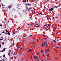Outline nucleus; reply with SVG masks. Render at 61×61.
<instances>
[{"instance_id":"1","label":"nucleus","mask_w":61,"mask_h":61,"mask_svg":"<svg viewBox=\"0 0 61 61\" xmlns=\"http://www.w3.org/2000/svg\"><path fill=\"white\" fill-rule=\"evenodd\" d=\"M54 9V8H51V9H49V11L50 12L51 11H53V10Z\"/></svg>"},{"instance_id":"2","label":"nucleus","mask_w":61,"mask_h":61,"mask_svg":"<svg viewBox=\"0 0 61 61\" xmlns=\"http://www.w3.org/2000/svg\"><path fill=\"white\" fill-rule=\"evenodd\" d=\"M34 57L35 59H37V57H36V56H34Z\"/></svg>"},{"instance_id":"3","label":"nucleus","mask_w":61,"mask_h":61,"mask_svg":"<svg viewBox=\"0 0 61 61\" xmlns=\"http://www.w3.org/2000/svg\"><path fill=\"white\" fill-rule=\"evenodd\" d=\"M31 9H32V8H28V11H29V10H31Z\"/></svg>"},{"instance_id":"4","label":"nucleus","mask_w":61,"mask_h":61,"mask_svg":"<svg viewBox=\"0 0 61 61\" xmlns=\"http://www.w3.org/2000/svg\"><path fill=\"white\" fill-rule=\"evenodd\" d=\"M26 5H29H29H31V4H29V3H28V4H26Z\"/></svg>"},{"instance_id":"5","label":"nucleus","mask_w":61,"mask_h":61,"mask_svg":"<svg viewBox=\"0 0 61 61\" xmlns=\"http://www.w3.org/2000/svg\"><path fill=\"white\" fill-rule=\"evenodd\" d=\"M35 25H40V24H39V23H36Z\"/></svg>"},{"instance_id":"6","label":"nucleus","mask_w":61,"mask_h":61,"mask_svg":"<svg viewBox=\"0 0 61 61\" xmlns=\"http://www.w3.org/2000/svg\"><path fill=\"white\" fill-rule=\"evenodd\" d=\"M22 1L23 2H26V0H23Z\"/></svg>"},{"instance_id":"7","label":"nucleus","mask_w":61,"mask_h":61,"mask_svg":"<svg viewBox=\"0 0 61 61\" xmlns=\"http://www.w3.org/2000/svg\"><path fill=\"white\" fill-rule=\"evenodd\" d=\"M32 51V49H29L28 50V51Z\"/></svg>"},{"instance_id":"8","label":"nucleus","mask_w":61,"mask_h":61,"mask_svg":"<svg viewBox=\"0 0 61 61\" xmlns=\"http://www.w3.org/2000/svg\"><path fill=\"white\" fill-rule=\"evenodd\" d=\"M7 34L9 35H10V32H8Z\"/></svg>"},{"instance_id":"9","label":"nucleus","mask_w":61,"mask_h":61,"mask_svg":"<svg viewBox=\"0 0 61 61\" xmlns=\"http://www.w3.org/2000/svg\"><path fill=\"white\" fill-rule=\"evenodd\" d=\"M55 51L56 52V53H57V50H56V49H55Z\"/></svg>"},{"instance_id":"10","label":"nucleus","mask_w":61,"mask_h":61,"mask_svg":"<svg viewBox=\"0 0 61 61\" xmlns=\"http://www.w3.org/2000/svg\"><path fill=\"white\" fill-rule=\"evenodd\" d=\"M41 53H43V50H41Z\"/></svg>"},{"instance_id":"11","label":"nucleus","mask_w":61,"mask_h":61,"mask_svg":"<svg viewBox=\"0 0 61 61\" xmlns=\"http://www.w3.org/2000/svg\"><path fill=\"white\" fill-rule=\"evenodd\" d=\"M43 56L44 57H45V54L44 53L43 54Z\"/></svg>"},{"instance_id":"12","label":"nucleus","mask_w":61,"mask_h":61,"mask_svg":"<svg viewBox=\"0 0 61 61\" xmlns=\"http://www.w3.org/2000/svg\"><path fill=\"white\" fill-rule=\"evenodd\" d=\"M9 8V9H10V8H11V6H8Z\"/></svg>"},{"instance_id":"13","label":"nucleus","mask_w":61,"mask_h":61,"mask_svg":"<svg viewBox=\"0 0 61 61\" xmlns=\"http://www.w3.org/2000/svg\"><path fill=\"white\" fill-rule=\"evenodd\" d=\"M8 55H9V56H10V52L8 54Z\"/></svg>"},{"instance_id":"14","label":"nucleus","mask_w":61,"mask_h":61,"mask_svg":"<svg viewBox=\"0 0 61 61\" xmlns=\"http://www.w3.org/2000/svg\"><path fill=\"white\" fill-rule=\"evenodd\" d=\"M2 45H4V44H5V43H4V42H2Z\"/></svg>"},{"instance_id":"15","label":"nucleus","mask_w":61,"mask_h":61,"mask_svg":"<svg viewBox=\"0 0 61 61\" xmlns=\"http://www.w3.org/2000/svg\"><path fill=\"white\" fill-rule=\"evenodd\" d=\"M47 25H48V26H50V25L49 24H47Z\"/></svg>"},{"instance_id":"16","label":"nucleus","mask_w":61,"mask_h":61,"mask_svg":"<svg viewBox=\"0 0 61 61\" xmlns=\"http://www.w3.org/2000/svg\"><path fill=\"white\" fill-rule=\"evenodd\" d=\"M57 7H58V6H55V8H57Z\"/></svg>"},{"instance_id":"17","label":"nucleus","mask_w":61,"mask_h":61,"mask_svg":"<svg viewBox=\"0 0 61 61\" xmlns=\"http://www.w3.org/2000/svg\"><path fill=\"white\" fill-rule=\"evenodd\" d=\"M38 15H42V14L41 13H38Z\"/></svg>"},{"instance_id":"18","label":"nucleus","mask_w":61,"mask_h":61,"mask_svg":"<svg viewBox=\"0 0 61 61\" xmlns=\"http://www.w3.org/2000/svg\"><path fill=\"white\" fill-rule=\"evenodd\" d=\"M5 48H4L3 49V51H5Z\"/></svg>"},{"instance_id":"19","label":"nucleus","mask_w":61,"mask_h":61,"mask_svg":"<svg viewBox=\"0 0 61 61\" xmlns=\"http://www.w3.org/2000/svg\"><path fill=\"white\" fill-rule=\"evenodd\" d=\"M21 47V46H19L18 47V48H20V47Z\"/></svg>"},{"instance_id":"20","label":"nucleus","mask_w":61,"mask_h":61,"mask_svg":"<svg viewBox=\"0 0 61 61\" xmlns=\"http://www.w3.org/2000/svg\"><path fill=\"white\" fill-rule=\"evenodd\" d=\"M47 50L48 51V52H50V51H49V49H47Z\"/></svg>"},{"instance_id":"21","label":"nucleus","mask_w":61,"mask_h":61,"mask_svg":"<svg viewBox=\"0 0 61 61\" xmlns=\"http://www.w3.org/2000/svg\"><path fill=\"white\" fill-rule=\"evenodd\" d=\"M45 29L46 30V31H47V30H48V29L46 28Z\"/></svg>"},{"instance_id":"22","label":"nucleus","mask_w":61,"mask_h":61,"mask_svg":"<svg viewBox=\"0 0 61 61\" xmlns=\"http://www.w3.org/2000/svg\"><path fill=\"white\" fill-rule=\"evenodd\" d=\"M53 41V42H56V41L55 40Z\"/></svg>"},{"instance_id":"23","label":"nucleus","mask_w":61,"mask_h":61,"mask_svg":"<svg viewBox=\"0 0 61 61\" xmlns=\"http://www.w3.org/2000/svg\"><path fill=\"white\" fill-rule=\"evenodd\" d=\"M6 32H8V30H6Z\"/></svg>"},{"instance_id":"24","label":"nucleus","mask_w":61,"mask_h":61,"mask_svg":"<svg viewBox=\"0 0 61 61\" xmlns=\"http://www.w3.org/2000/svg\"><path fill=\"white\" fill-rule=\"evenodd\" d=\"M13 57H10V59H13Z\"/></svg>"},{"instance_id":"25","label":"nucleus","mask_w":61,"mask_h":61,"mask_svg":"<svg viewBox=\"0 0 61 61\" xmlns=\"http://www.w3.org/2000/svg\"><path fill=\"white\" fill-rule=\"evenodd\" d=\"M37 59L38 60H40V59H39V58H38Z\"/></svg>"},{"instance_id":"26","label":"nucleus","mask_w":61,"mask_h":61,"mask_svg":"<svg viewBox=\"0 0 61 61\" xmlns=\"http://www.w3.org/2000/svg\"><path fill=\"white\" fill-rule=\"evenodd\" d=\"M5 55H4L3 56V57H5Z\"/></svg>"},{"instance_id":"27","label":"nucleus","mask_w":61,"mask_h":61,"mask_svg":"<svg viewBox=\"0 0 61 61\" xmlns=\"http://www.w3.org/2000/svg\"><path fill=\"white\" fill-rule=\"evenodd\" d=\"M12 46H15V44L13 43L12 44Z\"/></svg>"},{"instance_id":"28","label":"nucleus","mask_w":61,"mask_h":61,"mask_svg":"<svg viewBox=\"0 0 61 61\" xmlns=\"http://www.w3.org/2000/svg\"><path fill=\"white\" fill-rule=\"evenodd\" d=\"M47 56H48V57H49V55H47Z\"/></svg>"},{"instance_id":"29","label":"nucleus","mask_w":61,"mask_h":61,"mask_svg":"<svg viewBox=\"0 0 61 61\" xmlns=\"http://www.w3.org/2000/svg\"><path fill=\"white\" fill-rule=\"evenodd\" d=\"M26 14H25V15H24L25 17H26Z\"/></svg>"},{"instance_id":"30","label":"nucleus","mask_w":61,"mask_h":61,"mask_svg":"<svg viewBox=\"0 0 61 61\" xmlns=\"http://www.w3.org/2000/svg\"><path fill=\"white\" fill-rule=\"evenodd\" d=\"M0 38H3V37L1 36V37Z\"/></svg>"},{"instance_id":"31","label":"nucleus","mask_w":61,"mask_h":61,"mask_svg":"<svg viewBox=\"0 0 61 61\" xmlns=\"http://www.w3.org/2000/svg\"><path fill=\"white\" fill-rule=\"evenodd\" d=\"M15 52H14V54H13V55H15Z\"/></svg>"},{"instance_id":"32","label":"nucleus","mask_w":61,"mask_h":61,"mask_svg":"<svg viewBox=\"0 0 61 61\" xmlns=\"http://www.w3.org/2000/svg\"><path fill=\"white\" fill-rule=\"evenodd\" d=\"M4 52V51H3V50H2V51H1V52Z\"/></svg>"},{"instance_id":"33","label":"nucleus","mask_w":61,"mask_h":61,"mask_svg":"<svg viewBox=\"0 0 61 61\" xmlns=\"http://www.w3.org/2000/svg\"><path fill=\"white\" fill-rule=\"evenodd\" d=\"M3 40V39H0V40Z\"/></svg>"},{"instance_id":"34","label":"nucleus","mask_w":61,"mask_h":61,"mask_svg":"<svg viewBox=\"0 0 61 61\" xmlns=\"http://www.w3.org/2000/svg\"><path fill=\"white\" fill-rule=\"evenodd\" d=\"M2 33H3V34H4V33H5V32L4 31H3L2 32Z\"/></svg>"},{"instance_id":"35","label":"nucleus","mask_w":61,"mask_h":61,"mask_svg":"<svg viewBox=\"0 0 61 61\" xmlns=\"http://www.w3.org/2000/svg\"><path fill=\"white\" fill-rule=\"evenodd\" d=\"M44 45H42V47H44Z\"/></svg>"},{"instance_id":"36","label":"nucleus","mask_w":61,"mask_h":61,"mask_svg":"<svg viewBox=\"0 0 61 61\" xmlns=\"http://www.w3.org/2000/svg\"><path fill=\"white\" fill-rule=\"evenodd\" d=\"M26 1L28 3L29 2L28 0H26Z\"/></svg>"},{"instance_id":"37","label":"nucleus","mask_w":61,"mask_h":61,"mask_svg":"<svg viewBox=\"0 0 61 61\" xmlns=\"http://www.w3.org/2000/svg\"><path fill=\"white\" fill-rule=\"evenodd\" d=\"M15 32H14L13 33V35H15Z\"/></svg>"},{"instance_id":"38","label":"nucleus","mask_w":61,"mask_h":61,"mask_svg":"<svg viewBox=\"0 0 61 61\" xmlns=\"http://www.w3.org/2000/svg\"><path fill=\"white\" fill-rule=\"evenodd\" d=\"M9 51L11 52V50H10Z\"/></svg>"},{"instance_id":"39","label":"nucleus","mask_w":61,"mask_h":61,"mask_svg":"<svg viewBox=\"0 0 61 61\" xmlns=\"http://www.w3.org/2000/svg\"><path fill=\"white\" fill-rule=\"evenodd\" d=\"M0 26H2V25H0Z\"/></svg>"},{"instance_id":"40","label":"nucleus","mask_w":61,"mask_h":61,"mask_svg":"<svg viewBox=\"0 0 61 61\" xmlns=\"http://www.w3.org/2000/svg\"><path fill=\"white\" fill-rule=\"evenodd\" d=\"M46 46H48L47 45V44H46Z\"/></svg>"},{"instance_id":"41","label":"nucleus","mask_w":61,"mask_h":61,"mask_svg":"<svg viewBox=\"0 0 61 61\" xmlns=\"http://www.w3.org/2000/svg\"><path fill=\"white\" fill-rule=\"evenodd\" d=\"M30 36H32V35H30Z\"/></svg>"},{"instance_id":"42","label":"nucleus","mask_w":61,"mask_h":61,"mask_svg":"<svg viewBox=\"0 0 61 61\" xmlns=\"http://www.w3.org/2000/svg\"><path fill=\"white\" fill-rule=\"evenodd\" d=\"M55 6H54V7H52V8H55Z\"/></svg>"},{"instance_id":"43","label":"nucleus","mask_w":61,"mask_h":61,"mask_svg":"<svg viewBox=\"0 0 61 61\" xmlns=\"http://www.w3.org/2000/svg\"><path fill=\"white\" fill-rule=\"evenodd\" d=\"M45 51H46V52L47 51V50L46 49V50H45Z\"/></svg>"},{"instance_id":"44","label":"nucleus","mask_w":61,"mask_h":61,"mask_svg":"<svg viewBox=\"0 0 61 61\" xmlns=\"http://www.w3.org/2000/svg\"><path fill=\"white\" fill-rule=\"evenodd\" d=\"M47 19H49V17H47Z\"/></svg>"},{"instance_id":"45","label":"nucleus","mask_w":61,"mask_h":61,"mask_svg":"<svg viewBox=\"0 0 61 61\" xmlns=\"http://www.w3.org/2000/svg\"><path fill=\"white\" fill-rule=\"evenodd\" d=\"M1 45L0 44V48L1 47Z\"/></svg>"},{"instance_id":"46","label":"nucleus","mask_w":61,"mask_h":61,"mask_svg":"<svg viewBox=\"0 0 61 61\" xmlns=\"http://www.w3.org/2000/svg\"><path fill=\"white\" fill-rule=\"evenodd\" d=\"M15 33H17V31H15Z\"/></svg>"},{"instance_id":"47","label":"nucleus","mask_w":61,"mask_h":61,"mask_svg":"<svg viewBox=\"0 0 61 61\" xmlns=\"http://www.w3.org/2000/svg\"><path fill=\"white\" fill-rule=\"evenodd\" d=\"M44 26H47V25H45Z\"/></svg>"},{"instance_id":"48","label":"nucleus","mask_w":61,"mask_h":61,"mask_svg":"<svg viewBox=\"0 0 61 61\" xmlns=\"http://www.w3.org/2000/svg\"><path fill=\"white\" fill-rule=\"evenodd\" d=\"M54 59H57V58H54Z\"/></svg>"},{"instance_id":"49","label":"nucleus","mask_w":61,"mask_h":61,"mask_svg":"<svg viewBox=\"0 0 61 61\" xmlns=\"http://www.w3.org/2000/svg\"><path fill=\"white\" fill-rule=\"evenodd\" d=\"M19 38V36H18L17 37V38Z\"/></svg>"},{"instance_id":"50","label":"nucleus","mask_w":61,"mask_h":61,"mask_svg":"<svg viewBox=\"0 0 61 61\" xmlns=\"http://www.w3.org/2000/svg\"><path fill=\"white\" fill-rule=\"evenodd\" d=\"M33 47L34 48H36V47H35V46H34Z\"/></svg>"},{"instance_id":"51","label":"nucleus","mask_w":61,"mask_h":61,"mask_svg":"<svg viewBox=\"0 0 61 61\" xmlns=\"http://www.w3.org/2000/svg\"><path fill=\"white\" fill-rule=\"evenodd\" d=\"M47 39V38H45V39L46 40V39Z\"/></svg>"},{"instance_id":"52","label":"nucleus","mask_w":61,"mask_h":61,"mask_svg":"<svg viewBox=\"0 0 61 61\" xmlns=\"http://www.w3.org/2000/svg\"><path fill=\"white\" fill-rule=\"evenodd\" d=\"M32 56H31L30 57V58H32Z\"/></svg>"},{"instance_id":"53","label":"nucleus","mask_w":61,"mask_h":61,"mask_svg":"<svg viewBox=\"0 0 61 61\" xmlns=\"http://www.w3.org/2000/svg\"><path fill=\"white\" fill-rule=\"evenodd\" d=\"M53 19H55V17H53Z\"/></svg>"},{"instance_id":"54","label":"nucleus","mask_w":61,"mask_h":61,"mask_svg":"<svg viewBox=\"0 0 61 61\" xmlns=\"http://www.w3.org/2000/svg\"><path fill=\"white\" fill-rule=\"evenodd\" d=\"M52 13H54V11H52Z\"/></svg>"},{"instance_id":"55","label":"nucleus","mask_w":61,"mask_h":61,"mask_svg":"<svg viewBox=\"0 0 61 61\" xmlns=\"http://www.w3.org/2000/svg\"><path fill=\"white\" fill-rule=\"evenodd\" d=\"M0 61H3V60H0Z\"/></svg>"},{"instance_id":"56","label":"nucleus","mask_w":61,"mask_h":61,"mask_svg":"<svg viewBox=\"0 0 61 61\" xmlns=\"http://www.w3.org/2000/svg\"><path fill=\"white\" fill-rule=\"evenodd\" d=\"M33 23H31V24H30V25H33Z\"/></svg>"},{"instance_id":"57","label":"nucleus","mask_w":61,"mask_h":61,"mask_svg":"<svg viewBox=\"0 0 61 61\" xmlns=\"http://www.w3.org/2000/svg\"><path fill=\"white\" fill-rule=\"evenodd\" d=\"M37 55H39V54H38V53H37Z\"/></svg>"},{"instance_id":"58","label":"nucleus","mask_w":61,"mask_h":61,"mask_svg":"<svg viewBox=\"0 0 61 61\" xmlns=\"http://www.w3.org/2000/svg\"><path fill=\"white\" fill-rule=\"evenodd\" d=\"M5 33V34H6V35H7V33Z\"/></svg>"},{"instance_id":"59","label":"nucleus","mask_w":61,"mask_h":61,"mask_svg":"<svg viewBox=\"0 0 61 61\" xmlns=\"http://www.w3.org/2000/svg\"><path fill=\"white\" fill-rule=\"evenodd\" d=\"M36 27H38V26H36Z\"/></svg>"},{"instance_id":"60","label":"nucleus","mask_w":61,"mask_h":61,"mask_svg":"<svg viewBox=\"0 0 61 61\" xmlns=\"http://www.w3.org/2000/svg\"><path fill=\"white\" fill-rule=\"evenodd\" d=\"M47 61H49V59H47Z\"/></svg>"},{"instance_id":"61","label":"nucleus","mask_w":61,"mask_h":61,"mask_svg":"<svg viewBox=\"0 0 61 61\" xmlns=\"http://www.w3.org/2000/svg\"><path fill=\"white\" fill-rule=\"evenodd\" d=\"M31 12H33V10H31Z\"/></svg>"},{"instance_id":"62","label":"nucleus","mask_w":61,"mask_h":61,"mask_svg":"<svg viewBox=\"0 0 61 61\" xmlns=\"http://www.w3.org/2000/svg\"><path fill=\"white\" fill-rule=\"evenodd\" d=\"M17 45H18V43H17Z\"/></svg>"},{"instance_id":"63","label":"nucleus","mask_w":61,"mask_h":61,"mask_svg":"<svg viewBox=\"0 0 61 61\" xmlns=\"http://www.w3.org/2000/svg\"><path fill=\"white\" fill-rule=\"evenodd\" d=\"M57 34H58V32H57Z\"/></svg>"},{"instance_id":"64","label":"nucleus","mask_w":61,"mask_h":61,"mask_svg":"<svg viewBox=\"0 0 61 61\" xmlns=\"http://www.w3.org/2000/svg\"><path fill=\"white\" fill-rule=\"evenodd\" d=\"M37 41H39V40H38V39H37Z\"/></svg>"}]
</instances>
